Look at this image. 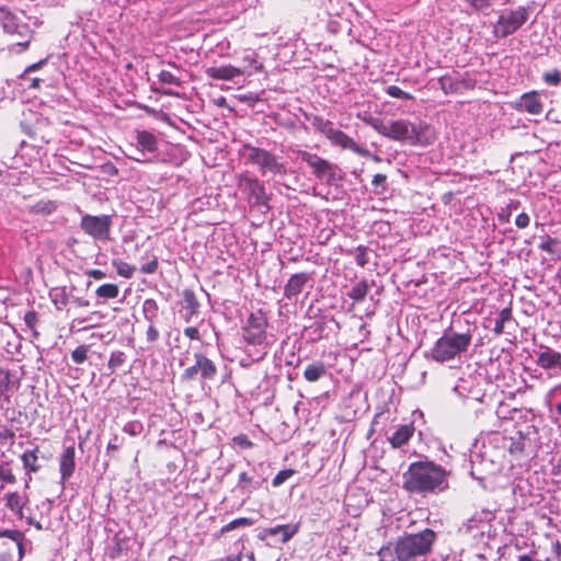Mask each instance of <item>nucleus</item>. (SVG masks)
Masks as SVG:
<instances>
[{"instance_id": "nucleus-1", "label": "nucleus", "mask_w": 561, "mask_h": 561, "mask_svg": "<svg viewBox=\"0 0 561 561\" xmlns=\"http://www.w3.org/2000/svg\"><path fill=\"white\" fill-rule=\"evenodd\" d=\"M446 472L433 462H414L404 474V486L411 492H427L447 488Z\"/></svg>"}, {"instance_id": "nucleus-2", "label": "nucleus", "mask_w": 561, "mask_h": 561, "mask_svg": "<svg viewBox=\"0 0 561 561\" xmlns=\"http://www.w3.org/2000/svg\"><path fill=\"white\" fill-rule=\"evenodd\" d=\"M388 137L411 146H428L435 141L436 133L431 125L424 122L412 124L408 121L399 119L392 122L388 127Z\"/></svg>"}, {"instance_id": "nucleus-3", "label": "nucleus", "mask_w": 561, "mask_h": 561, "mask_svg": "<svg viewBox=\"0 0 561 561\" xmlns=\"http://www.w3.org/2000/svg\"><path fill=\"white\" fill-rule=\"evenodd\" d=\"M435 537L432 529L402 536L396 542L394 554L399 561H412L417 557L425 556L431 551Z\"/></svg>"}, {"instance_id": "nucleus-4", "label": "nucleus", "mask_w": 561, "mask_h": 561, "mask_svg": "<svg viewBox=\"0 0 561 561\" xmlns=\"http://www.w3.org/2000/svg\"><path fill=\"white\" fill-rule=\"evenodd\" d=\"M472 335L469 332L456 333L446 331L431 350L432 358L438 363L454 359L466 352L471 344Z\"/></svg>"}, {"instance_id": "nucleus-5", "label": "nucleus", "mask_w": 561, "mask_h": 561, "mask_svg": "<svg viewBox=\"0 0 561 561\" xmlns=\"http://www.w3.org/2000/svg\"><path fill=\"white\" fill-rule=\"evenodd\" d=\"M0 538L10 540L0 543V561H21L24 557V534L18 529H3Z\"/></svg>"}, {"instance_id": "nucleus-6", "label": "nucleus", "mask_w": 561, "mask_h": 561, "mask_svg": "<svg viewBox=\"0 0 561 561\" xmlns=\"http://www.w3.org/2000/svg\"><path fill=\"white\" fill-rule=\"evenodd\" d=\"M244 149L248 151V161L257 165L263 174L266 172L274 174L286 173L285 165L278 161L274 153L251 145H244Z\"/></svg>"}, {"instance_id": "nucleus-7", "label": "nucleus", "mask_w": 561, "mask_h": 561, "mask_svg": "<svg viewBox=\"0 0 561 561\" xmlns=\"http://www.w3.org/2000/svg\"><path fill=\"white\" fill-rule=\"evenodd\" d=\"M528 20V9L518 7L516 10H511L499 16L494 25L493 34L496 38H505L515 33Z\"/></svg>"}, {"instance_id": "nucleus-8", "label": "nucleus", "mask_w": 561, "mask_h": 561, "mask_svg": "<svg viewBox=\"0 0 561 561\" xmlns=\"http://www.w3.org/2000/svg\"><path fill=\"white\" fill-rule=\"evenodd\" d=\"M267 319L262 310L252 312L242 330V336L249 345H262L267 337Z\"/></svg>"}, {"instance_id": "nucleus-9", "label": "nucleus", "mask_w": 561, "mask_h": 561, "mask_svg": "<svg viewBox=\"0 0 561 561\" xmlns=\"http://www.w3.org/2000/svg\"><path fill=\"white\" fill-rule=\"evenodd\" d=\"M112 218L108 215H84L80 221L82 231L95 240L108 241L111 239Z\"/></svg>"}, {"instance_id": "nucleus-10", "label": "nucleus", "mask_w": 561, "mask_h": 561, "mask_svg": "<svg viewBox=\"0 0 561 561\" xmlns=\"http://www.w3.org/2000/svg\"><path fill=\"white\" fill-rule=\"evenodd\" d=\"M297 154L312 169L317 179L325 180L328 184L335 180V167L330 161L306 150H298Z\"/></svg>"}, {"instance_id": "nucleus-11", "label": "nucleus", "mask_w": 561, "mask_h": 561, "mask_svg": "<svg viewBox=\"0 0 561 561\" xmlns=\"http://www.w3.org/2000/svg\"><path fill=\"white\" fill-rule=\"evenodd\" d=\"M195 364L185 368L181 375L184 381H191L199 374L204 380H213L217 375L215 363L202 353L194 355Z\"/></svg>"}, {"instance_id": "nucleus-12", "label": "nucleus", "mask_w": 561, "mask_h": 561, "mask_svg": "<svg viewBox=\"0 0 561 561\" xmlns=\"http://www.w3.org/2000/svg\"><path fill=\"white\" fill-rule=\"evenodd\" d=\"M239 187L248 194L249 202L255 206H264L268 198L263 184L253 178L241 175L239 179Z\"/></svg>"}, {"instance_id": "nucleus-13", "label": "nucleus", "mask_w": 561, "mask_h": 561, "mask_svg": "<svg viewBox=\"0 0 561 561\" xmlns=\"http://www.w3.org/2000/svg\"><path fill=\"white\" fill-rule=\"evenodd\" d=\"M511 106L517 112H526L531 115H539L543 111V103L536 91L524 93L512 102Z\"/></svg>"}, {"instance_id": "nucleus-14", "label": "nucleus", "mask_w": 561, "mask_h": 561, "mask_svg": "<svg viewBox=\"0 0 561 561\" xmlns=\"http://www.w3.org/2000/svg\"><path fill=\"white\" fill-rule=\"evenodd\" d=\"M536 364L545 370H561V353L549 346H540Z\"/></svg>"}, {"instance_id": "nucleus-15", "label": "nucleus", "mask_w": 561, "mask_h": 561, "mask_svg": "<svg viewBox=\"0 0 561 561\" xmlns=\"http://www.w3.org/2000/svg\"><path fill=\"white\" fill-rule=\"evenodd\" d=\"M476 81L471 78H460L459 76L445 75L438 79V85L445 94L457 93L461 88L471 89Z\"/></svg>"}, {"instance_id": "nucleus-16", "label": "nucleus", "mask_w": 561, "mask_h": 561, "mask_svg": "<svg viewBox=\"0 0 561 561\" xmlns=\"http://www.w3.org/2000/svg\"><path fill=\"white\" fill-rule=\"evenodd\" d=\"M328 139L335 146L341 147L342 149H347L353 152H356L360 156H365L368 153V151L364 148H362L358 144L355 142V140L346 135L344 131L334 128L333 131L330 134Z\"/></svg>"}, {"instance_id": "nucleus-17", "label": "nucleus", "mask_w": 561, "mask_h": 561, "mask_svg": "<svg viewBox=\"0 0 561 561\" xmlns=\"http://www.w3.org/2000/svg\"><path fill=\"white\" fill-rule=\"evenodd\" d=\"M245 73V70L234 67L232 65L213 66L205 69V75L214 80H233L236 77H240Z\"/></svg>"}, {"instance_id": "nucleus-18", "label": "nucleus", "mask_w": 561, "mask_h": 561, "mask_svg": "<svg viewBox=\"0 0 561 561\" xmlns=\"http://www.w3.org/2000/svg\"><path fill=\"white\" fill-rule=\"evenodd\" d=\"M309 280L310 276L308 273L293 274L284 287V297L288 300L296 298Z\"/></svg>"}, {"instance_id": "nucleus-19", "label": "nucleus", "mask_w": 561, "mask_h": 561, "mask_svg": "<svg viewBox=\"0 0 561 561\" xmlns=\"http://www.w3.org/2000/svg\"><path fill=\"white\" fill-rule=\"evenodd\" d=\"M76 469V449L75 446H68L59 457V471L61 481H67Z\"/></svg>"}, {"instance_id": "nucleus-20", "label": "nucleus", "mask_w": 561, "mask_h": 561, "mask_svg": "<svg viewBox=\"0 0 561 561\" xmlns=\"http://www.w3.org/2000/svg\"><path fill=\"white\" fill-rule=\"evenodd\" d=\"M388 96L392 99L402 101V105H398V110H402V112H410L414 106V98L409 92L403 91L397 85L388 87Z\"/></svg>"}, {"instance_id": "nucleus-21", "label": "nucleus", "mask_w": 561, "mask_h": 561, "mask_svg": "<svg viewBox=\"0 0 561 561\" xmlns=\"http://www.w3.org/2000/svg\"><path fill=\"white\" fill-rule=\"evenodd\" d=\"M262 482L256 480L254 476L249 474L247 471L239 473L237 489L242 494H251L252 492L261 489Z\"/></svg>"}, {"instance_id": "nucleus-22", "label": "nucleus", "mask_w": 561, "mask_h": 561, "mask_svg": "<svg viewBox=\"0 0 561 561\" xmlns=\"http://www.w3.org/2000/svg\"><path fill=\"white\" fill-rule=\"evenodd\" d=\"M38 453L39 447L36 446L34 449H27L21 455V461L27 474L39 471L41 465L38 462Z\"/></svg>"}, {"instance_id": "nucleus-23", "label": "nucleus", "mask_w": 561, "mask_h": 561, "mask_svg": "<svg viewBox=\"0 0 561 561\" xmlns=\"http://www.w3.org/2000/svg\"><path fill=\"white\" fill-rule=\"evenodd\" d=\"M138 150L154 152L158 149V138L148 130L137 131Z\"/></svg>"}, {"instance_id": "nucleus-24", "label": "nucleus", "mask_w": 561, "mask_h": 561, "mask_svg": "<svg viewBox=\"0 0 561 561\" xmlns=\"http://www.w3.org/2000/svg\"><path fill=\"white\" fill-rule=\"evenodd\" d=\"M414 433L413 424L402 425L399 430L394 432L392 437H388V442H390L393 448H399L412 437Z\"/></svg>"}, {"instance_id": "nucleus-25", "label": "nucleus", "mask_w": 561, "mask_h": 561, "mask_svg": "<svg viewBox=\"0 0 561 561\" xmlns=\"http://www.w3.org/2000/svg\"><path fill=\"white\" fill-rule=\"evenodd\" d=\"M3 500L7 508L14 512L19 518L24 517L23 508L25 501L18 492H9L4 494Z\"/></svg>"}, {"instance_id": "nucleus-26", "label": "nucleus", "mask_w": 561, "mask_h": 561, "mask_svg": "<svg viewBox=\"0 0 561 561\" xmlns=\"http://www.w3.org/2000/svg\"><path fill=\"white\" fill-rule=\"evenodd\" d=\"M183 307L186 310L185 321L190 322L192 317L198 312L199 302L193 290L185 289L183 291Z\"/></svg>"}, {"instance_id": "nucleus-27", "label": "nucleus", "mask_w": 561, "mask_h": 561, "mask_svg": "<svg viewBox=\"0 0 561 561\" xmlns=\"http://www.w3.org/2000/svg\"><path fill=\"white\" fill-rule=\"evenodd\" d=\"M58 208V204L51 199H41L28 207V211L34 215H50Z\"/></svg>"}, {"instance_id": "nucleus-28", "label": "nucleus", "mask_w": 561, "mask_h": 561, "mask_svg": "<svg viewBox=\"0 0 561 561\" xmlns=\"http://www.w3.org/2000/svg\"><path fill=\"white\" fill-rule=\"evenodd\" d=\"M298 531V526L291 525H277L275 527H270L264 529L265 535L275 536L277 534L282 535V542H287Z\"/></svg>"}, {"instance_id": "nucleus-29", "label": "nucleus", "mask_w": 561, "mask_h": 561, "mask_svg": "<svg viewBox=\"0 0 561 561\" xmlns=\"http://www.w3.org/2000/svg\"><path fill=\"white\" fill-rule=\"evenodd\" d=\"M327 373L325 365L322 362L310 364L304 371V377L309 382H316Z\"/></svg>"}, {"instance_id": "nucleus-30", "label": "nucleus", "mask_w": 561, "mask_h": 561, "mask_svg": "<svg viewBox=\"0 0 561 561\" xmlns=\"http://www.w3.org/2000/svg\"><path fill=\"white\" fill-rule=\"evenodd\" d=\"M3 28L9 34H19L23 36L24 33H31L28 26L26 24L18 25L15 23V16L9 13L3 21Z\"/></svg>"}, {"instance_id": "nucleus-31", "label": "nucleus", "mask_w": 561, "mask_h": 561, "mask_svg": "<svg viewBox=\"0 0 561 561\" xmlns=\"http://www.w3.org/2000/svg\"><path fill=\"white\" fill-rule=\"evenodd\" d=\"M311 125L321 134H323L327 138L333 131L334 126L333 123L329 119L323 118L319 115H313L310 118Z\"/></svg>"}, {"instance_id": "nucleus-32", "label": "nucleus", "mask_w": 561, "mask_h": 561, "mask_svg": "<svg viewBox=\"0 0 561 561\" xmlns=\"http://www.w3.org/2000/svg\"><path fill=\"white\" fill-rule=\"evenodd\" d=\"M95 294L99 298L114 299L119 295V288L116 284L107 283L99 286Z\"/></svg>"}, {"instance_id": "nucleus-33", "label": "nucleus", "mask_w": 561, "mask_h": 561, "mask_svg": "<svg viewBox=\"0 0 561 561\" xmlns=\"http://www.w3.org/2000/svg\"><path fill=\"white\" fill-rule=\"evenodd\" d=\"M513 318L512 316V309L511 308H503L500 313H499V317L495 319V324H494V333L496 335H501L504 333V325L506 322L511 321Z\"/></svg>"}, {"instance_id": "nucleus-34", "label": "nucleus", "mask_w": 561, "mask_h": 561, "mask_svg": "<svg viewBox=\"0 0 561 561\" xmlns=\"http://www.w3.org/2000/svg\"><path fill=\"white\" fill-rule=\"evenodd\" d=\"M112 265L115 267L116 273L124 278H131L136 267L119 259L112 260Z\"/></svg>"}, {"instance_id": "nucleus-35", "label": "nucleus", "mask_w": 561, "mask_h": 561, "mask_svg": "<svg viewBox=\"0 0 561 561\" xmlns=\"http://www.w3.org/2000/svg\"><path fill=\"white\" fill-rule=\"evenodd\" d=\"M253 524V520L248 517H239L221 527L220 533L226 534L240 527H249Z\"/></svg>"}, {"instance_id": "nucleus-36", "label": "nucleus", "mask_w": 561, "mask_h": 561, "mask_svg": "<svg viewBox=\"0 0 561 561\" xmlns=\"http://www.w3.org/2000/svg\"><path fill=\"white\" fill-rule=\"evenodd\" d=\"M126 362V355L122 351L113 352L110 356L107 368L113 374L117 368L122 367Z\"/></svg>"}, {"instance_id": "nucleus-37", "label": "nucleus", "mask_w": 561, "mask_h": 561, "mask_svg": "<svg viewBox=\"0 0 561 561\" xmlns=\"http://www.w3.org/2000/svg\"><path fill=\"white\" fill-rule=\"evenodd\" d=\"M242 60L252 68L254 72H261L264 70L263 64L259 60V55L255 51L243 56Z\"/></svg>"}, {"instance_id": "nucleus-38", "label": "nucleus", "mask_w": 561, "mask_h": 561, "mask_svg": "<svg viewBox=\"0 0 561 561\" xmlns=\"http://www.w3.org/2000/svg\"><path fill=\"white\" fill-rule=\"evenodd\" d=\"M158 79L163 84H172V85H175V87H181L182 85V80L178 76H175L173 72H171L169 70H161L158 73Z\"/></svg>"}, {"instance_id": "nucleus-39", "label": "nucleus", "mask_w": 561, "mask_h": 561, "mask_svg": "<svg viewBox=\"0 0 561 561\" xmlns=\"http://www.w3.org/2000/svg\"><path fill=\"white\" fill-rule=\"evenodd\" d=\"M0 480L8 484L16 483V478L9 462L0 463Z\"/></svg>"}, {"instance_id": "nucleus-40", "label": "nucleus", "mask_w": 561, "mask_h": 561, "mask_svg": "<svg viewBox=\"0 0 561 561\" xmlns=\"http://www.w3.org/2000/svg\"><path fill=\"white\" fill-rule=\"evenodd\" d=\"M12 386L11 374L8 369L0 368V396H7Z\"/></svg>"}, {"instance_id": "nucleus-41", "label": "nucleus", "mask_w": 561, "mask_h": 561, "mask_svg": "<svg viewBox=\"0 0 561 561\" xmlns=\"http://www.w3.org/2000/svg\"><path fill=\"white\" fill-rule=\"evenodd\" d=\"M89 353V345H80L71 352V358L76 364H82L87 360Z\"/></svg>"}, {"instance_id": "nucleus-42", "label": "nucleus", "mask_w": 561, "mask_h": 561, "mask_svg": "<svg viewBox=\"0 0 561 561\" xmlns=\"http://www.w3.org/2000/svg\"><path fill=\"white\" fill-rule=\"evenodd\" d=\"M296 473L294 469H284L280 470L272 480L273 486H279L282 485L286 480H288L290 477H293Z\"/></svg>"}, {"instance_id": "nucleus-43", "label": "nucleus", "mask_w": 561, "mask_h": 561, "mask_svg": "<svg viewBox=\"0 0 561 561\" xmlns=\"http://www.w3.org/2000/svg\"><path fill=\"white\" fill-rule=\"evenodd\" d=\"M508 451L512 455H519L525 449V439L523 436H519L517 439H511L510 445L507 447Z\"/></svg>"}, {"instance_id": "nucleus-44", "label": "nucleus", "mask_w": 561, "mask_h": 561, "mask_svg": "<svg viewBox=\"0 0 561 561\" xmlns=\"http://www.w3.org/2000/svg\"><path fill=\"white\" fill-rule=\"evenodd\" d=\"M542 80L548 85H558L561 81V72L557 69L549 72H545L542 75Z\"/></svg>"}, {"instance_id": "nucleus-45", "label": "nucleus", "mask_w": 561, "mask_h": 561, "mask_svg": "<svg viewBox=\"0 0 561 561\" xmlns=\"http://www.w3.org/2000/svg\"><path fill=\"white\" fill-rule=\"evenodd\" d=\"M31 137L33 139H39L41 141L48 144L51 140V133L43 131L41 129V126H38V127H35V129L31 133Z\"/></svg>"}, {"instance_id": "nucleus-46", "label": "nucleus", "mask_w": 561, "mask_h": 561, "mask_svg": "<svg viewBox=\"0 0 561 561\" xmlns=\"http://www.w3.org/2000/svg\"><path fill=\"white\" fill-rule=\"evenodd\" d=\"M91 319V317L87 318H76L72 320L70 329L78 328V330H89L91 328L96 327V324H88L87 322Z\"/></svg>"}, {"instance_id": "nucleus-47", "label": "nucleus", "mask_w": 561, "mask_h": 561, "mask_svg": "<svg viewBox=\"0 0 561 561\" xmlns=\"http://www.w3.org/2000/svg\"><path fill=\"white\" fill-rule=\"evenodd\" d=\"M233 443L242 449H250L253 447V443L248 438L245 434H239L232 438Z\"/></svg>"}, {"instance_id": "nucleus-48", "label": "nucleus", "mask_w": 561, "mask_h": 561, "mask_svg": "<svg viewBox=\"0 0 561 561\" xmlns=\"http://www.w3.org/2000/svg\"><path fill=\"white\" fill-rule=\"evenodd\" d=\"M159 267V261L157 256H153L151 261L141 265L140 272L142 274H154Z\"/></svg>"}, {"instance_id": "nucleus-49", "label": "nucleus", "mask_w": 561, "mask_h": 561, "mask_svg": "<svg viewBox=\"0 0 561 561\" xmlns=\"http://www.w3.org/2000/svg\"><path fill=\"white\" fill-rule=\"evenodd\" d=\"M476 11H482L491 5V0H466Z\"/></svg>"}, {"instance_id": "nucleus-50", "label": "nucleus", "mask_w": 561, "mask_h": 561, "mask_svg": "<svg viewBox=\"0 0 561 561\" xmlns=\"http://www.w3.org/2000/svg\"><path fill=\"white\" fill-rule=\"evenodd\" d=\"M355 261L359 266H364L367 263L366 249L358 247L354 253Z\"/></svg>"}, {"instance_id": "nucleus-51", "label": "nucleus", "mask_w": 561, "mask_h": 561, "mask_svg": "<svg viewBox=\"0 0 561 561\" xmlns=\"http://www.w3.org/2000/svg\"><path fill=\"white\" fill-rule=\"evenodd\" d=\"M557 243V240L556 239H552L550 237H548L546 240H543L540 244H539V249L545 251V252H548V253H553L554 252V244Z\"/></svg>"}, {"instance_id": "nucleus-52", "label": "nucleus", "mask_w": 561, "mask_h": 561, "mask_svg": "<svg viewBox=\"0 0 561 561\" xmlns=\"http://www.w3.org/2000/svg\"><path fill=\"white\" fill-rule=\"evenodd\" d=\"M45 64H46V59H41L39 61L27 66L26 69L24 70V72L20 76V79H25L27 73L41 69Z\"/></svg>"}, {"instance_id": "nucleus-53", "label": "nucleus", "mask_w": 561, "mask_h": 561, "mask_svg": "<svg viewBox=\"0 0 561 561\" xmlns=\"http://www.w3.org/2000/svg\"><path fill=\"white\" fill-rule=\"evenodd\" d=\"M159 336H160V333H159L158 329L153 325H149L146 331L147 341L150 343H154L158 341Z\"/></svg>"}, {"instance_id": "nucleus-54", "label": "nucleus", "mask_w": 561, "mask_h": 561, "mask_svg": "<svg viewBox=\"0 0 561 561\" xmlns=\"http://www.w3.org/2000/svg\"><path fill=\"white\" fill-rule=\"evenodd\" d=\"M529 216L526 214V213H520L516 219H515V225L519 228V229H524L526 227H528L529 225Z\"/></svg>"}, {"instance_id": "nucleus-55", "label": "nucleus", "mask_w": 561, "mask_h": 561, "mask_svg": "<svg viewBox=\"0 0 561 561\" xmlns=\"http://www.w3.org/2000/svg\"><path fill=\"white\" fill-rule=\"evenodd\" d=\"M24 321L28 328L33 329L37 323V313L35 311L26 312L24 316Z\"/></svg>"}, {"instance_id": "nucleus-56", "label": "nucleus", "mask_w": 561, "mask_h": 561, "mask_svg": "<svg viewBox=\"0 0 561 561\" xmlns=\"http://www.w3.org/2000/svg\"><path fill=\"white\" fill-rule=\"evenodd\" d=\"M184 335L187 336L191 340H201V334L197 328L195 327H187L184 329Z\"/></svg>"}, {"instance_id": "nucleus-57", "label": "nucleus", "mask_w": 561, "mask_h": 561, "mask_svg": "<svg viewBox=\"0 0 561 561\" xmlns=\"http://www.w3.org/2000/svg\"><path fill=\"white\" fill-rule=\"evenodd\" d=\"M224 561H255L254 553L251 552L243 557L242 554H238L236 557H228Z\"/></svg>"}, {"instance_id": "nucleus-58", "label": "nucleus", "mask_w": 561, "mask_h": 561, "mask_svg": "<svg viewBox=\"0 0 561 561\" xmlns=\"http://www.w3.org/2000/svg\"><path fill=\"white\" fill-rule=\"evenodd\" d=\"M53 302L56 306H58V305H60L61 307L66 306L68 304V297H67L65 290H62L57 298H54ZM57 308L60 309V307H57Z\"/></svg>"}, {"instance_id": "nucleus-59", "label": "nucleus", "mask_w": 561, "mask_h": 561, "mask_svg": "<svg viewBox=\"0 0 561 561\" xmlns=\"http://www.w3.org/2000/svg\"><path fill=\"white\" fill-rule=\"evenodd\" d=\"M85 274L89 277H92L94 279H102V278H104L106 276L103 271L98 270V268L89 270V271L85 272Z\"/></svg>"}, {"instance_id": "nucleus-60", "label": "nucleus", "mask_w": 561, "mask_h": 561, "mask_svg": "<svg viewBox=\"0 0 561 561\" xmlns=\"http://www.w3.org/2000/svg\"><path fill=\"white\" fill-rule=\"evenodd\" d=\"M239 100L241 102H247L249 104H254V103H256L260 100V98L256 94L250 93V94H247V95H240Z\"/></svg>"}, {"instance_id": "nucleus-61", "label": "nucleus", "mask_w": 561, "mask_h": 561, "mask_svg": "<svg viewBox=\"0 0 561 561\" xmlns=\"http://www.w3.org/2000/svg\"><path fill=\"white\" fill-rule=\"evenodd\" d=\"M22 37H26V38L24 41L18 42V46L21 47L20 51L27 49L30 46V42H31L30 33H24Z\"/></svg>"}, {"instance_id": "nucleus-62", "label": "nucleus", "mask_w": 561, "mask_h": 561, "mask_svg": "<svg viewBox=\"0 0 561 561\" xmlns=\"http://www.w3.org/2000/svg\"><path fill=\"white\" fill-rule=\"evenodd\" d=\"M398 105H402V101H388V114H393L396 111H399L397 108Z\"/></svg>"}, {"instance_id": "nucleus-63", "label": "nucleus", "mask_w": 561, "mask_h": 561, "mask_svg": "<svg viewBox=\"0 0 561 561\" xmlns=\"http://www.w3.org/2000/svg\"><path fill=\"white\" fill-rule=\"evenodd\" d=\"M364 293L362 291V289L359 287H354L352 289V293L350 294V297L351 298H354V299H360L363 297Z\"/></svg>"}, {"instance_id": "nucleus-64", "label": "nucleus", "mask_w": 561, "mask_h": 561, "mask_svg": "<svg viewBox=\"0 0 561 561\" xmlns=\"http://www.w3.org/2000/svg\"><path fill=\"white\" fill-rule=\"evenodd\" d=\"M76 305L78 307H81V308H85V307H89L90 306V301L88 299H84V298H77L75 300Z\"/></svg>"}]
</instances>
